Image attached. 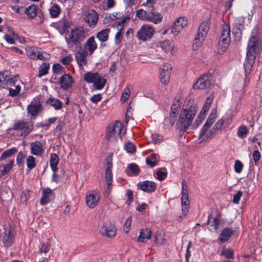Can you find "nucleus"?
I'll use <instances>...</instances> for the list:
<instances>
[{
	"label": "nucleus",
	"mask_w": 262,
	"mask_h": 262,
	"mask_svg": "<svg viewBox=\"0 0 262 262\" xmlns=\"http://www.w3.org/2000/svg\"><path fill=\"white\" fill-rule=\"evenodd\" d=\"M243 195V193L241 191H238L235 194L233 195V203L235 204H239V201Z\"/></svg>",
	"instance_id": "60"
},
{
	"label": "nucleus",
	"mask_w": 262,
	"mask_h": 262,
	"mask_svg": "<svg viewBox=\"0 0 262 262\" xmlns=\"http://www.w3.org/2000/svg\"><path fill=\"white\" fill-rule=\"evenodd\" d=\"M54 198L55 195L52 190L49 188H47L42 191L40 203L42 205H46L53 200Z\"/></svg>",
	"instance_id": "18"
},
{
	"label": "nucleus",
	"mask_w": 262,
	"mask_h": 262,
	"mask_svg": "<svg viewBox=\"0 0 262 262\" xmlns=\"http://www.w3.org/2000/svg\"><path fill=\"white\" fill-rule=\"evenodd\" d=\"M152 231L149 229H142L140 230L138 241L143 243H146L148 239H150Z\"/></svg>",
	"instance_id": "25"
},
{
	"label": "nucleus",
	"mask_w": 262,
	"mask_h": 262,
	"mask_svg": "<svg viewBox=\"0 0 262 262\" xmlns=\"http://www.w3.org/2000/svg\"><path fill=\"white\" fill-rule=\"evenodd\" d=\"M50 58V55L49 54H48L47 52L44 51H38V53L36 57V59H40V60H44L49 59Z\"/></svg>",
	"instance_id": "55"
},
{
	"label": "nucleus",
	"mask_w": 262,
	"mask_h": 262,
	"mask_svg": "<svg viewBox=\"0 0 262 262\" xmlns=\"http://www.w3.org/2000/svg\"><path fill=\"white\" fill-rule=\"evenodd\" d=\"M253 159L255 165H257L260 158V154L257 150H255L253 152Z\"/></svg>",
	"instance_id": "64"
},
{
	"label": "nucleus",
	"mask_w": 262,
	"mask_h": 262,
	"mask_svg": "<svg viewBox=\"0 0 262 262\" xmlns=\"http://www.w3.org/2000/svg\"><path fill=\"white\" fill-rule=\"evenodd\" d=\"M223 124L224 120L223 119L219 120L213 126V130H215L216 132L221 130L223 126Z\"/></svg>",
	"instance_id": "62"
},
{
	"label": "nucleus",
	"mask_w": 262,
	"mask_h": 262,
	"mask_svg": "<svg viewBox=\"0 0 262 262\" xmlns=\"http://www.w3.org/2000/svg\"><path fill=\"white\" fill-rule=\"evenodd\" d=\"M112 159H110L107 161L105 173L106 183L107 186V191L108 192H110L111 191V185L113 178L112 172Z\"/></svg>",
	"instance_id": "17"
},
{
	"label": "nucleus",
	"mask_w": 262,
	"mask_h": 262,
	"mask_svg": "<svg viewBox=\"0 0 262 262\" xmlns=\"http://www.w3.org/2000/svg\"><path fill=\"white\" fill-rule=\"evenodd\" d=\"M9 74V72L7 71L0 73V88H4L7 85H15L18 76L10 77Z\"/></svg>",
	"instance_id": "10"
},
{
	"label": "nucleus",
	"mask_w": 262,
	"mask_h": 262,
	"mask_svg": "<svg viewBox=\"0 0 262 262\" xmlns=\"http://www.w3.org/2000/svg\"><path fill=\"white\" fill-rule=\"evenodd\" d=\"M95 81L93 83L94 88L96 90H100L104 88L106 80L99 75V78H97V80Z\"/></svg>",
	"instance_id": "38"
},
{
	"label": "nucleus",
	"mask_w": 262,
	"mask_h": 262,
	"mask_svg": "<svg viewBox=\"0 0 262 262\" xmlns=\"http://www.w3.org/2000/svg\"><path fill=\"white\" fill-rule=\"evenodd\" d=\"M180 18H178L172 24L170 27V34H171L173 37L178 36L180 31Z\"/></svg>",
	"instance_id": "35"
},
{
	"label": "nucleus",
	"mask_w": 262,
	"mask_h": 262,
	"mask_svg": "<svg viewBox=\"0 0 262 262\" xmlns=\"http://www.w3.org/2000/svg\"><path fill=\"white\" fill-rule=\"evenodd\" d=\"M25 12L29 18H32L36 15L37 9L35 5H32L27 8Z\"/></svg>",
	"instance_id": "41"
},
{
	"label": "nucleus",
	"mask_w": 262,
	"mask_h": 262,
	"mask_svg": "<svg viewBox=\"0 0 262 262\" xmlns=\"http://www.w3.org/2000/svg\"><path fill=\"white\" fill-rule=\"evenodd\" d=\"M9 92V95L11 96H15L17 95L20 91L21 88L20 86L17 84L16 85H15V88H10L8 89Z\"/></svg>",
	"instance_id": "53"
},
{
	"label": "nucleus",
	"mask_w": 262,
	"mask_h": 262,
	"mask_svg": "<svg viewBox=\"0 0 262 262\" xmlns=\"http://www.w3.org/2000/svg\"><path fill=\"white\" fill-rule=\"evenodd\" d=\"M152 139L154 143H157L162 141L164 138L162 135L159 134H155L152 135Z\"/></svg>",
	"instance_id": "61"
},
{
	"label": "nucleus",
	"mask_w": 262,
	"mask_h": 262,
	"mask_svg": "<svg viewBox=\"0 0 262 262\" xmlns=\"http://www.w3.org/2000/svg\"><path fill=\"white\" fill-rule=\"evenodd\" d=\"M193 100L187 98L184 102V108L181 112V130L186 131L191 124L192 121L195 115L197 107L193 104Z\"/></svg>",
	"instance_id": "1"
},
{
	"label": "nucleus",
	"mask_w": 262,
	"mask_h": 262,
	"mask_svg": "<svg viewBox=\"0 0 262 262\" xmlns=\"http://www.w3.org/2000/svg\"><path fill=\"white\" fill-rule=\"evenodd\" d=\"M148 11H146L143 9H140L136 12V16L140 19L147 21L152 20L151 18L148 17Z\"/></svg>",
	"instance_id": "40"
},
{
	"label": "nucleus",
	"mask_w": 262,
	"mask_h": 262,
	"mask_svg": "<svg viewBox=\"0 0 262 262\" xmlns=\"http://www.w3.org/2000/svg\"><path fill=\"white\" fill-rule=\"evenodd\" d=\"M123 26L119 29L117 32L116 33L115 36V42L116 45L119 44L123 38Z\"/></svg>",
	"instance_id": "49"
},
{
	"label": "nucleus",
	"mask_w": 262,
	"mask_h": 262,
	"mask_svg": "<svg viewBox=\"0 0 262 262\" xmlns=\"http://www.w3.org/2000/svg\"><path fill=\"white\" fill-rule=\"evenodd\" d=\"M89 52L82 47H80L75 53V58L79 67H83L87 64Z\"/></svg>",
	"instance_id": "11"
},
{
	"label": "nucleus",
	"mask_w": 262,
	"mask_h": 262,
	"mask_svg": "<svg viewBox=\"0 0 262 262\" xmlns=\"http://www.w3.org/2000/svg\"><path fill=\"white\" fill-rule=\"evenodd\" d=\"M49 11L51 17L55 18L60 13V8L58 5L54 4L49 9Z\"/></svg>",
	"instance_id": "46"
},
{
	"label": "nucleus",
	"mask_w": 262,
	"mask_h": 262,
	"mask_svg": "<svg viewBox=\"0 0 262 262\" xmlns=\"http://www.w3.org/2000/svg\"><path fill=\"white\" fill-rule=\"evenodd\" d=\"M13 129L20 131L21 136L26 137L34 128L32 124H29L23 121H18L14 123Z\"/></svg>",
	"instance_id": "9"
},
{
	"label": "nucleus",
	"mask_w": 262,
	"mask_h": 262,
	"mask_svg": "<svg viewBox=\"0 0 262 262\" xmlns=\"http://www.w3.org/2000/svg\"><path fill=\"white\" fill-rule=\"evenodd\" d=\"M205 37L201 36L197 34V36L194 39L192 48L194 50H197L201 46L202 42L205 39Z\"/></svg>",
	"instance_id": "45"
},
{
	"label": "nucleus",
	"mask_w": 262,
	"mask_h": 262,
	"mask_svg": "<svg viewBox=\"0 0 262 262\" xmlns=\"http://www.w3.org/2000/svg\"><path fill=\"white\" fill-rule=\"evenodd\" d=\"M139 187L142 191L149 193L153 192L156 189V184L152 181H145L141 182L138 184Z\"/></svg>",
	"instance_id": "21"
},
{
	"label": "nucleus",
	"mask_w": 262,
	"mask_h": 262,
	"mask_svg": "<svg viewBox=\"0 0 262 262\" xmlns=\"http://www.w3.org/2000/svg\"><path fill=\"white\" fill-rule=\"evenodd\" d=\"M46 102L55 110H60L62 107V103L60 100L52 97L49 98Z\"/></svg>",
	"instance_id": "37"
},
{
	"label": "nucleus",
	"mask_w": 262,
	"mask_h": 262,
	"mask_svg": "<svg viewBox=\"0 0 262 262\" xmlns=\"http://www.w3.org/2000/svg\"><path fill=\"white\" fill-rule=\"evenodd\" d=\"M205 117L202 114H199L193 124L194 128L198 127L204 120Z\"/></svg>",
	"instance_id": "56"
},
{
	"label": "nucleus",
	"mask_w": 262,
	"mask_h": 262,
	"mask_svg": "<svg viewBox=\"0 0 262 262\" xmlns=\"http://www.w3.org/2000/svg\"><path fill=\"white\" fill-rule=\"evenodd\" d=\"M148 17L151 18L152 20H147V21L152 22L155 24L161 23L163 18L162 15L160 13L156 12L153 8L149 10Z\"/></svg>",
	"instance_id": "27"
},
{
	"label": "nucleus",
	"mask_w": 262,
	"mask_h": 262,
	"mask_svg": "<svg viewBox=\"0 0 262 262\" xmlns=\"http://www.w3.org/2000/svg\"><path fill=\"white\" fill-rule=\"evenodd\" d=\"M98 14L93 10H89L85 14V21L90 26L95 25L98 21Z\"/></svg>",
	"instance_id": "20"
},
{
	"label": "nucleus",
	"mask_w": 262,
	"mask_h": 262,
	"mask_svg": "<svg viewBox=\"0 0 262 262\" xmlns=\"http://www.w3.org/2000/svg\"><path fill=\"white\" fill-rule=\"evenodd\" d=\"M162 67V71L160 75V81L162 84L167 85L169 82L172 68L168 63H164Z\"/></svg>",
	"instance_id": "12"
},
{
	"label": "nucleus",
	"mask_w": 262,
	"mask_h": 262,
	"mask_svg": "<svg viewBox=\"0 0 262 262\" xmlns=\"http://www.w3.org/2000/svg\"><path fill=\"white\" fill-rule=\"evenodd\" d=\"M129 94H130V91H129V89H128V88L125 89L124 90V91L122 93V96L121 97V101L123 102H125L127 100L128 97H129Z\"/></svg>",
	"instance_id": "63"
},
{
	"label": "nucleus",
	"mask_w": 262,
	"mask_h": 262,
	"mask_svg": "<svg viewBox=\"0 0 262 262\" xmlns=\"http://www.w3.org/2000/svg\"><path fill=\"white\" fill-rule=\"evenodd\" d=\"M110 32V29H104L99 32L97 33L96 37L101 42L106 41L108 38Z\"/></svg>",
	"instance_id": "36"
},
{
	"label": "nucleus",
	"mask_w": 262,
	"mask_h": 262,
	"mask_svg": "<svg viewBox=\"0 0 262 262\" xmlns=\"http://www.w3.org/2000/svg\"><path fill=\"white\" fill-rule=\"evenodd\" d=\"M83 48L87 50L90 55H92L97 48L94 37L93 36L90 37L85 43L84 47Z\"/></svg>",
	"instance_id": "26"
},
{
	"label": "nucleus",
	"mask_w": 262,
	"mask_h": 262,
	"mask_svg": "<svg viewBox=\"0 0 262 262\" xmlns=\"http://www.w3.org/2000/svg\"><path fill=\"white\" fill-rule=\"evenodd\" d=\"M248 131L249 129L246 125H241L237 129V135L240 138L244 139L246 137Z\"/></svg>",
	"instance_id": "43"
},
{
	"label": "nucleus",
	"mask_w": 262,
	"mask_h": 262,
	"mask_svg": "<svg viewBox=\"0 0 262 262\" xmlns=\"http://www.w3.org/2000/svg\"><path fill=\"white\" fill-rule=\"evenodd\" d=\"M26 164L27 168L29 170H32L35 168L36 165V159L32 156H28L26 159Z\"/></svg>",
	"instance_id": "42"
},
{
	"label": "nucleus",
	"mask_w": 262,
	"mask_h": 262,
	"mask_svg": "<svg viewBox=\"0 0 262 262\" xmlns=\"http://www.w3.org/2000/svg\"><path fill=\"white\" fill-rule=\"evenodd\" d=\"M73 82V78L69 74H64L61 77L60 83L61 88L67 90L72 86Z\"/></svg>",
	"instance_id": "24"
},
{
	"label": "nucleus",
	"mask_w": 262,
	"mask_h": 262,
	"mask_svg": "<svg viewBox=\"0 0 262 262\" xmlns=\"http://www.w3.org/2000/svg\"><path fill=\"white\" fill-rule=\"evenodd\" d=\"M233 230L231 228H226L221 233L220 240L222 243L227 242L233 234Z\"/></svg>",
	"instance_id": "30"
},
{
	"label": "nucleus",
	"mask_w": 262,
	"mask_h": 262,
	"mask_svg": "<svg viewBox=\"0 0 262 262\" xmlns=\"http://www.w3.org/2000/svg\"><path fill=\"white\" fill-rule=\"evenodd\" d=\"M14 163V159H8L7 162L0 161V172L1 176L8 173L12 169Z\"/></svg>",
	"instance_id": "19"
},
{
	"label": "nucleus",
	"mask_w": 262,
	"mask_h": 262,
	"mask_svg": "<svg viewBox=\"0 0 262 262\" xmlns=\"http://www.w3.org/2000/svg\"><path fill=\"white\" fill-rule=\"evenodd\" d=\"M211 85L209 76L208 74H204L201 76L193 84L194 89H205L209 88Z\"/></svg>",
	"instance_id": "13"
},
{
	"label": "nucleus",
	"mask_w": 262,
	"mask_h": 262,
	"mask_svg": "<svg viewBox=\"0 0 262 262\" xmlns=\"http://www.w3.org/2000/svg\"><path fill=\"white\" fill-rule=\"evenodd\" d=\"M17 151L16 148H12L5 150L3 152L0 157V161L3 162L5 161V162H7L8 160L11 159L10 157L15 154Z\"/></svg>",
	"instance_id": "32"
},
{
	"label": "nucleus",
	"mask_w": 262,
	"mask_h": 262,
	"mask_svg": "<svg viewBox=\"0 0 262 262\" xmlns=\"http://www.w3.org/2000/svg\"><path fill=\"white\" fill-rule=\"evenodd\" d=\"M31 153L35 156H42L45 151L44 145L38 141H34L30 144Z\"/></svg>",
	"instance_id": "16"
},
{
	"label": "nucleus",
	"mask_w": 262,
	"mask_h": 262,
	"mask_svg": "<svg viewBox=\"0 0 262 262\" xmlns=\"http://www.w3.org/2000/svg\"><path fill=\"white\" fill-rule=\"evenodd\" d=\"M125 149L127 152L134 153L136 151V147L133 143L127 142L125 144Z\"/></svg>",
	"instance_id": "51"
},
{
	"label": "nucleus",
	"mask_w": 262,
	"mask_h": 262,
	"mask_svg": "<svg viewBox=\"0 0 262 262\" xmlns=\"http://www.w3.org/2000/svg\"><path fill=\"white\" fill-rule=\"evenodd\" d=\"M50 66L49 63H43L39 67L38 77H41L47 74Z\"/></svg>",
	"instance_id": "47"
},
{
	"label": "nucleus",
	"mask_w": 262,
	"mask_h": 262,
	"mask_svg": "<svg viewBox=\"0 0 262 262\" xmlns=\"http://www.w3.org/2000/svg\"><path fill=\"white\" fill-rule=\"evenodd\" d=\"M180 120V102L178 101L171 107V112L169 117V122L171 125H174L176 122V128H179V121Z\"/></svg>",
	"instance_id": "8"
},
{
	"label": "nucleus",
	"mask_w": 262,
	"mask_h": 262,
	"mask_svg": "<svg viewBox=\"0 0 262 262\" xmlns=\"http://www.w3.org/2000/svg\"><path fill=\"white\" fill-rule=\"evenodd\" d=\"M245 18L242 16L237 17L234 23L233 27L234 29H236L235 32L238 37L240 38L242 36V32L244 29Z\"/></svg>",
	"instance_id": "22"
},
{
	"label": "nucleus",
	"mask_w": 262,
	"mask_h": 262,
	"mask_svg": "<svg viewBox=\"0 0 262 262\" xmlns=\"http://www.w3.org/2000/svg\"><path fill=\"white\" fill-rule=\"evenodd\" d=\"M160 46L165 52H169L172 48V46H171L170 42L168 40H165L162 42L160 43Z\"/></svg>",
	"instance_id": "50"
},
{
	"label": "nucleus",
	"mask_w": 262,
	"mask_h": 262,
	"mask_svg": "<svg viewBox=\"0 0 262 262\" xmlns=\"http://www.w3.org/2000/svg\"><path fill=\"white\" fill-rule=\"evenodd\" d=\"M86 37V33L81 27L73 28L71 30L69 35V39L68 41V43H70V41L71 43H79L82 41Z\"/></svg>",
	"instance_id": "7"
},
{
	"label": "nucleus",
	"mask_w": 262,
	"mask_h": 262,
	"mask_svg": "<svg viewBox=\"0 0 262 262\" xmlns=\"http://www.w3.org/2000/svg\"><path fill=\"white\" fill-rule=\"evenodd\" d=\"M221 254L226 256L227 258H233V251L231 249H223L221 252Z\"/></svg>",
	"instance_id": "52"
},
{
	"label": "nucleus",
	"mask_w": 262,
	"mask_h": 262,
	"mask_svg": "<svg viewBox=\"0 0 262 262\" xmlns=\"http://www.w3.org/2000/svg\"><path fill=\"white\" fill-rule=\"evenodd\" d=\"M154 243L157 246H160L166 244V239L165 236L162 232H156L154 235Z\"/></svg>",
	"instance_id": "31"
},
{
	"label": "nucleus",
	"mask_w": 262,
	"mask_h": 262,
	"mask_svg": "<svg viewBox=\"0 0 262 262\" xmlns=\"http://www.w3.org/2000/svg\"><path fill=\"white\" fill-rule=\"evenodd\" d=\"M262 40L257 35V30L254 29L249 38L247 52V59L250 67L253 63L256 56L261 50Z\"/></svg>",
	"instance_id": "2"
},
{
	"label": "nucleus",
	"mask_w": 262,
	"mask_h": 262,
	"mask_svg": "<svg viewBox=\"0 0 262 262\" xmlns=\"http://www.w3.org/2000/svg\"><path fill=\"white\" fill-rule=\"evenodd\" d=\"M244 165L239 160H236L234 165V170L236 173H241L243 169Z\"/></svg>",
	"instance_id": "54"
},
{
	"label": "nucleus",
	"mask_w": 262,
	"mask_h": 262,
	"mask_svg": "<svg viewBox=\"0 0 262 262\" xmlns=\"http://www.w3.org/2000/svg\"><path fill=\"white\" fill-rule=\"evenodd\" d=\"M217 114V111L216 109H213L212 110V112L209 117L207 118V120L205 124L211 126L213 123H214Z\"/></svg>",
	"instance_id": "48"
},
{
	"label": "nucleus",
	"mask_w": 262,
	"mask_h": 262,
	"mask_svg": "<svg viewBox=\"0 0 262 262\" xmlns=\"http://www.w3.org/2000/svg\"><path fill=\"white\" fill-rule=\"evenodd\" d=\"M99 74L98 73L87 72L84 75V80L89 83H93L99 78Z\"/></svg>",
	"instance_id": "34"
},
{
	"label": "nucleus",
	"mask_w": 262,
	"mask_h": 262,
	"mask_svg": "<svg viewBox=\"0 0 262 262\" xmlns=\"http://www.w3.org/2000/svg\"><path fill=\"white\" fill-rule=\"evenodd\" d=\"M50 250V245L48 243H42L39 248L40 253H46Z\"/></svg>",
	"instance_id": "59"
},
{
	"label": "nucleus",
	"mask_w": 262,
	"mask_h": 262,
	"mask_svg": "<svg viewBox=\"0 0 262 262\" xmlns=\"http://www.w3.org/2000/svg\"><path fill=\"white\" fill-rule=\"evenodd\" d=\"M231 41L230 28L228 24H224L222 27L221 36L219 41L217 52L223 54L229 46Z\"/></svg>",
	"instance_id": "3"
},
{
	"label": "nucleus",
	"mask_w": 262,
	"mask_h": 262,
	"mask_svg": "<svg viewBox=\"0 0 262 262\" xmlns=\"http://www.w3.org/2000/svg\"><path fill=\"white\" fill-rule=\"evenodd\" d=\"M209 20L203 21L199 27L198 34L205 38L209 30Z\"/></svg>",
	"instance_id": "28"
},
{
	"label": "nucleus",
	"mask_w": 262,
	"mask_h": 262,
	"mask_svg": "<svg viewBox=\"0 0 262 262\" xmlns=\"http://www.w3.org/2000/svg\"><path fill=\"white\" fill-rule=\"evenodd\" d=\"M59 162V158L56 154L52 153L50 155V165L52 170L56 172L57 169V164Z\"/></svg>",
	"instance_id": "33"
},
{
	"label": "nucleus",
	"mask_w": 262,
	"mask_h": 262,
	"mask_svg": "<svg viewBox=\"0 0 262 262\" xmlns=\"http://www.w3.org/2000/svg\"><path fill=\"white\" fill-rule=\"evenodd\" d=\"M159 160V156L155 154H152L150 156L146 159V163L151 167H154L157 165Z\"/></svg>",
	"instance_id": "39"
},
{
	"label": "nucleus",
	"mask_w": 262,
	"mask_h": 262,
	"mask_svg": "<svg viewBox=\"0 0 262 262\" xmlns=\"http://www.w3.org/2000/svg\"><path fill=\"white\" fill-rule=\"evenodd\" d=\"M190 209L189 190L186 181H183L181 188V219L182 215L187 217Z\"/></svg>",
	"instance_id": "5"
},
{
	"label": "nucleus",
	"mask_w": 262,
	"mask_h": 262,
	"mask_svg": "<svg viewBox=\"0 0 262 262\" xmlns=\"http://www.w3.org/2000/svg\"><path fill=\"white\" fill-rule=\"evenodd\" d=\"M99 199V194L96 191L90 192L85 196L86 205L90 208L95 207L98 204Z\"/></svg>",
	"instance_id": "14"
},
{
	"label": "nucleus",
	"mask_w": 262,
	"mask_h": 262,
	"mask_svg": "<svg viewBox=\"0 0 262 262\" xmlns=\"http://www.w3.org/2000/svg\"><path fill=\"white\" fill-rule=\"evenodd\" d=\"M10 34H5L4 36V38L8 43L10 44H14L15 43V40L17 39H19V41L20 42H24V38H18L17 34L15 33L14 31H10Z\"/></svg>",
	"instance_id": "29"
},
{
	"label": "nucleus",
	"mask_w": 262,
	"mask_h": 262,
	"mask_svg": "<svg viewBox=\"0 0 262 262\" xmlns=\"http://www.w3.org/2000/svg\"><path fill=\"white\" fill-rule=\"evenodd\" d=\"M210 127L211 126H209L208 125L205 124L200 133L199 138H201L203 136L206 137V134L208 133Z\"/></svg>",
	"instance_id": "57"
},
{
	"label": "nucleus",
	"mask_w": 262,
	"mask_h": 262,
	"mask_svg": "<svg viewBox=\"0 0 262 262\" xmlns=\"http://www.w3.org/2000/svg\"><path fill=\"white\" fill-rule=\"evenodd\" d=\"M132 217L129 216L126 220L124 225V231L127 233L130 230L131 225H132Z\"/></svg>",
	"instance_id": "58"
},
{
	"label": "nucleus",
	"mask_w": 262,
	"mask_h": 262,
	"mask_svg": "<svg viewBox=\"0 0 262 262\" xmlns=\"http://www.w3.org/2000/svg\"><path fill=\"white\" fill-rule=\"evenodd\" d=\"M154 33L155 29L152 26L144 24L137 31L136 37L138 39L145 41L150 39Z\"/></svg>",
	"instance_id": "6"
},
{
	"label": "nucleus",
	"mask_w": 262,
	"mask_h": 262,
	"mask_svg": "<svg viewBox=\"0 0 262 262\" xmlns=\"http://www.w3.org/2000/svg\"><path fill=\"white\" fill-rule=\"evenodd\" d=\"M125 133L122 124L116 121L114 124L109 125L106 129V139L108 141L113 142L121 138Z\"/></svg>",
	"instance_id": "4"
},
{
	"label": "nucleus",
	"mask_w": 262,
	"mask_h": 262,
	"mask_svg": "<svg viewBox=\"0 0 262 262\" xmlns=\"http://www.w3.org/2000/svg\"><path fill=\"white\" fill-rule=\"evenodd\" d=\"M38 49L35 47H28L26 52L28 56L32 59H36Z\"/></svg>",
	"instance_id": "44"
},
{
	"label": "nucleus",
	"mask_w": 262,
	"mask_h": 262,
	"mask_svg": "<svg viewBox=\"0 0 262 262\" xmlns=\"http://www.w3.org/2000/svg\"><path fill=\"white\" fill-rule=\"evenodd\" d=\"M28 112L32 116L37 115L42 110V106L39 102H31L27 107Z\"/></svg>",
	"instance_id": "23"
},
{
	"label": "nucleus",
	"mask_w": 262,
	"mask_h": 262,
	"mask_svg": "<svg viewBox=\"0 0 262 262\" xmlns=\"http://www.w3.org/2000/svg\"><path fill=\"white\" fill-rule=\"evenodd\" d=\"M101 234L105 237L112 238L116 235V229L114 225L111 223H105L100 229Z\"/></svg>",
	"instance_id": "15"
}]
</instances>
